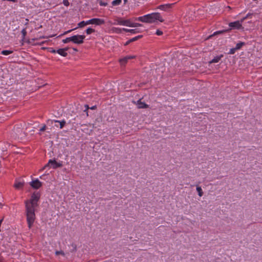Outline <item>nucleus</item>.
Returning a JSON list of instances; mask_svg holds the SVG:
<instances>
[{
	"label": "nucleus",
	"mask_w": 262,
	"mask_h": 262,
	"mask_svg": "<svg viewBox=\"0 0 262 262\" xmlns=\"http://www.w3.org/2000/svg\"><path fill=\"white\" fill-rule=\"evenodd\" d=\"M39 199L38 194L33 193L30 200L25 201L26 215L27 222L29 229H31L36 219L35 209L37 207V202Z\"/></svg>",
	"instance_id": "nucleus-1"
},
{
	"label": "nucleus",
	"mask_w": 262,
	"mask_h": 262,
	"mask_svg": "<svg viewBox=\"0 0 262 262\" xmlns=\"http://www.w3.org/2000/svg\"><path fill=\"white\" fill-rule=\"evenodd\" d=\"M135 20L146 23H153L156 20H159L160 22H163L164 21L160 14L159 13H152L147 14L143 16L136 18Z\"/></svg>",
	"instance_id": "nucleus-2"
},
{
	"label": "nucleus",
	"mask_w": 262,
	"mask_h": 262,
	"mask_svg": "<svg viewBox=\"0 0 262 262\" xmlns=\"http://www.w3.org/2000/svg\"><path fill=\"white\" fill-rule=\"evenodd\" d=\"M62 164L60 163H57L55 160H50L48 163L45 165L40 171H42L47 168L52 166L53 169H56L58 167H62Z\"/></svg>",
	"instance_id": "nucleus-3"
},
{
	"label": "nucleus",
	"mask_w": 262,
	"mask_h": 262,
	"mask_svg": "<svg viewBox=\"0 0 262 262\" xmlns=\"http://www.w3.org/2000/svg\"><path fill=\"white\" fill-rule=\"evenodd\" d=\"M85 36L82 35H76L72 36V42L76 44H81L83 42Z\"/></svg>",
	"instance_id": "nucleus-4"
},
{
	"label": "nucleus",
	"mask_w": 262,
	"mask_h": 262,
	"mask_svg": "<svg viewBox=\"0 0 262 262\" xmlns=\"http://www.w3.org/2000/svg\"><path fill=\"white\" fill-rule=\"evenodd\" d=\"M243 21H242V19L240 20L235 21L234 22H231L229 24V27L231 29H243L242 27V23Z\"/></svg>",
	"instance_id": "nucleus-5"
},
{
	"label": "nucleus",
	"mask_w": 262,
	"mask_h": 262,
	"mask_svg": "<svg viewBox=\"0 0 262 262\" xmlns=\"http://www.w3.org/2000/svg\"><path fill=\"white\" fill-rule=\"evenodd\" d=\"M88 21L89 25L94 24V25H98V26L103 25L105 23V21L104 19H100V18H94L88 20Z\"/></svg>",
	"instance_id": "nucleus-6"
},
{
	"label": "nucleus",
	"mask_w": 262,
	"mask_h": 262,
	"mask_svg": "<svg viewBox=\"0 0 262 262\" xmlns=\"http://www.w3.org/2000/svg\"><path fill=\"white\" fill-rule=\"evenodd\" d=\"M30 185L32 188L37 189L41 186L42 184L41 182H40L38 179H36L31 182L30 183Z\"/></svg>",
	"instance_id": "nucleus-7"
},
{
	"label": "nucleus",
	"mask_w": 262,
	"mask_h": 262,
	"mask_svg": "<svg viewBox=\"0 0 262 262\" xmlns=\"http://www.w3.org/2000/svg\"><path fill=\"white\" fill-rule=\"evenodd\" d=\"M135 57V56H127L126 57H124L119 60V61L120 62V64L121 65H124L128 60L133 59Z\"/></svg>",
	"instance_id": "nucleus-8"
},
{
	"label": "nucleus",
	"mask_w": 262,
	"mask_h": 262,
	"mask_svg": "<svg viewBox=\"0 0 262 262\" xmlns=\"http://www.w3.org/2000/svg\"><path fill=\"white\" fill-rule=\"evenodd\" d=\"M68 48L59 49L57 50V53L62 56L66 57L68 55L67 51L68 50Z\"/></svg>",
	"instance_id": "nucleus-9"
},
{
	"label": "nucleus",
	"mask_w": 262,
	"mask_h": 262,
	"mask_svg": "<svg viewBox=\"0 0 262 262\" xmlns=\"http://www.w3.org/2000/svg\"><path fill=\"white\" fill-rule=\"evenodd\" d=\"M123 31L126 32H129L133 34H136L138 33H140L142 32V31L138 28L134 29H128L126 28H123Z\"/></svg>",
	"instance_id": "nucleus-10"
},
{
	"label": "nucleus",
	"mask_w": 262,
	"mask_h": 262,
	"mask_svg": "<svg viewBox=\"0 0 262 262\" xmlns=\"http://www.w3.org/2000/svg\"><path fill=\"white\" fill-rule=\"evenodd\" d=\"M136 104L138 108H144L148 107V105L145 103L142 102L141 99L137 101Z\"/></svg>",
	"instance_id": "nucleus-11"
},
{
	"label": "nucleus",
	"mask_w": 262,
	"mask_h": 262,
	"mask_svg": "<svg viewBox=\"0 0 262 262\" xmlns=\"http://www.w3.org/2000/svg\"><path fill=\"white\" fill-rule=\"evenodd\" d=\"M223 57V55H221L220 56H217L215 57L213 59H212L211 61L209 62V64L212 63H217L218 62L221 58Z\"/></svg>",
	"instance_id": "nucleus-12"
},
{
	"label": "nucleus",
	"mask_w": 262,
	"mask_h": 262,
	"mask_svg": "<svg viewBox=\"0 0 262 262\" xmlns=\"http://www.w3.org/2000/svg\"><path fill=\"white\" fill-rule=\"evenodd\" d=\"M24 185V182H16V183L14 184V186L16 189H20L23 187Z\"/></svg>",
	"instance_id": "nucleus-13"
},
{
	"label": "nucleus",
	"mask_w": 262,
	"mask_h": 262,
	"mask_svg": "<svg viewBox=\"0 0 262 262\" xmlns=\"http://www.w3.org/2000/svg\"><path fill=\"white\" fill-rule=\"evenodd\" d=\"M170 7H171V5L166 4V5H160L159 7V8L161 10L166 11L168 9H169Z\"/></svg>",
	"instance_id": "nucleus-14"
},
{
	"label": "nucleus",
	"mask_w": 262,
	"mask_h": 262,
	"mask_svg": "<svg viewBox=\"0 0 262 262\" xmlns=\"http://www.w3.org/2000/svg\"><path fill=\"white\" fill-rule=\"evenodd\" d=\"M123 26H125L127 27H133V23H132L129 20H123Z\"/></svg>",
	"instance_id": "nucleus-15"
},
{
	"label": "nucleus",
	"mask_w": 262,
	"mask_h": 262,
	"mask_svg": "<svg viewBox=\"0 0 262 262\" xmlns=\"http://www.w3.org/2000/svg\"><path fill=\"white\" fill-rule=\"evenodd\" d=\"M196 190L198 192V195L201 197L203 195V192L202 188L199 186H196Z\"/></svg>",
	"instance_id": "nucleus-16"
},
{
	"label": "nucleus",
	"mask_w": 262,
	"mask_h": 262,
	"mask_svg": "<svg viewBox=\"0 0 262 262\" xmlns=\"http://www.w3.org/2000/svg\"><path fill=\"white\" fill-rule=\"evenodd\" d=\"M123 20H122L121 18H118L115 20V21L113 23V25H123Z\"/></svg>",
	"instance_id": "nucleus-17"
},
{
	"label": "nucleus",
	"mask_w": 262,
	"mask_h": 262,
	"mask_svg": "<svg viewBox=\"0 0 262 262\" xmlns=\"http://www.w3.org/2000/svg\"><path fill=\"white\" fill-rule=\"evenodd\" d=\"M88 21H80V23H79L78 24V27L79 28H82V27H83L84 26H86V25H88Z\"/></svg>",
	"instance_id": "nucleus-18"
},
{
	"label": "nucleus",
	"mask_w": 262,
	"mask_h": 262,
	"mask_svg": "<svg viewBox=\"0 0 262 262\" xmlns=\"http://www.w3.org/2000/svg\"><path fill=\"white\" fill-rule=\"evenodd\" d=\"M245 45V43L244 42H239L236 44V47L235 48L237 50H239Z\"/></svg>",
	"instance_id": "nucleus-19"
},
{
	"label": "nucleus",
	"mask_w": 262,
	"mask_h": 262,
	"mask_svg": "<svg viewBox=\"0 0 262 262\" xmlns=\"http://www.w3.org/2000/svg\"><path fill=\"white\" fill-rule=\"evenodd\" d=\"M13 53L11 50H3L1 52V54L4 55H8Z\"/></svg>",
	"instance_id": "nucleus-20"
},
{
	"label": "nucleus",
	"mask_w": 262,
	"mask_h": 262,
	"mask_svg": "<svg viewBox=\"0 0 262 262\" xmlns=\"http://www.w3.org/2000/svg\"><path fill=\"white\" fill-rule=\"evenodd\" d=\"M55 122H58L60 124V128H62L63 126L65 125L66 122L64 120L62 121H58V120H55Z\"/></svg>",
	"instance_id": "nucleus-21"
},
{
	"label": "nucleus",
	"mask_w": 262,
	"mask_h": 262,
	"mask_svg": "<svg viewBox=\"0 0 262 262\" xmlns=\"http://www.w3.org/2000/svg\"><path fill=\"white\" fill-rule=\"evenodd\" d=\"M112 30L114 32L117 33H121V31L123 30L120 28H119L113 27V28H112Z\"/></svg>",
	"instance_id": "nucleus-22"
},
{
	"label": "nucleus",
	"mask_w": 262,
	"mask_h": 262,
	"mask_svg": "<svg viewBox=\"0 0 262 262\" xmlns=\"http://www.w3.org/2000/svg\"><path fill=\"white\" fill-rule=\"evenodd\" d=\"M225 32H226V30H222V31H216V32H214V33L212 35H210L209 37V38H210L212 36H215V35H217V34H222L223 33Z\"/></svg>",
	"instance_id": "nucleus-23"
},
{
	"label": "nucleus",
	"mask_w": 262,
	"mask_h": 262,
	"mask_svg": "<svg viewBox=\"0 0 262 262\" xmlns=\"http://www.w3.org/2000/svg\"><path fill=\"white\" fill-rule=\"evenodd\" d=\"M121 2V0H114L112 2L113 6H117L120 5Z\"/></svg>",
	"instance_id": "nucleus-24"
},
{
	"label": "nucleus",
	"mask_w": 262,
	"mask_h": 262,
	"mask_svg": "<svg viewBox=\"0 0 262 262\" xmlns=\"http://www.w3.org/2000/svg\"><path fill=\"white\" fill-rule=\"evenodd\" d=\"M142 37V35H138L137 36H136L135 37H133L131 39H130V41H131L132 42L133 41L137 40L138 39H139Z\"/></svg>",
	"instance_id": "nucleus-25"
},
{
	"label": "nucleus",
	"mask_w": 262,
	"mask_h": 262,
	"mask_svg": "<svg viewBox=\"0 0 262 262\" xmlns=\"http://www.w3.org/2000/svg\"><path fill=\"white\" fill-rule=\"evenodd\" d=\"M70 41H72V36L70 37H67L66 39L62 40V42L64 43H67Z\"/></svg>",
	"instance_id": "nucleus-26"
},
{
	"label": "nucleus",
	"mask_w": 262,
	"mask_h": 262,
	"mask_svg": "<svg viewBox=\"0 0 262 262\" xmlns=\"http://www.w3.org/2000/svg\"><path fill=\"white\" fill-rule=\"evenodd\" d=\"M94 32H95V30L92 28H89L86 30V33L88 34H90Z\"/></svg>",
	"instance_id": "nucleus-27"
},
{
	"label": "nucleus",
	"mask_w": 262,
	"mask_h": 262,
	"mask_svg": "<svg viewBox=\"0 0 262 262\" xmlns=\"http://www.w3.org/2000/svg\"><path fill=\"white\" fill-rule=\"evenodd\" d=\"M252 15H253V14H251V13H248V14H247V15H246L245 17H243V18H242V19H242V21H243V22H244V21L245 19H247V18H251V16H252Z\"/></svg>",
	"instance_id": "nucleus-28"
},
{
	"label": "nucleus",
	"mask_w": 262,
	"mask_h": 262,
	"mask_svg": "<svg viewBox=\"0 0 262 262\" xmlns=\"http://www.w3.org/2000/svg\"><path fill=\"white\" fill-rule=\"evenodd\" d=\"M59 254L61 255H62V256H65V253H64V252H63V251H62V250H61V251H56L55 252V255H57H57H59Z\"/></svg>",
	"instance_id": "nucleus-29"
},
{
	"label": "nucleus",
	"mask_w": 262,
	"mask_h": 262,
	"mask_svg": "<svg viewBox=\"0 0 262 262\" xmlns=\"http://www.w3.org/2000/svg\"><path fill=\"white\" fill-rule=\"evenodd\" d=\"M237 50L235 49V48H232L230 50L228 54H233L235 53V51H236Z\"/></svg>",
	"instance_id": "nucleus-30"
},
{
	"label": "nucleus",
	"mask_w": 262,
	"mask_h": 262,
	"mask_svg": "<svg viewBox=\"0 0 262 262\" xmlns=\"http://www.w3.org/2000/svg\"><path fill=\"white\" fill-rule=\"evenodd\" d=\"M142 25L139 23H133V27H141Z\"/></svg>",
	"instance_id": "nucleus-31"
},
{
	"label": "nucleus",
	"mask_w": 262,
	"mask_h": 262,
	"mask_svg": "<svg viewBox=\"0 0 262 262\" xmlns=\"http://www.w3.org/2000/svg\"><path fill=\"white\" fill-rule=\"evenodd\" d=\"M99 4L101 6H106L107 5V3H105V2H103L102 1H99Z\"/></svg>",
	"instance_id": "nucleus-32"
},
{
	"label": "nucleus",
	"mask_w": 262,
	"mask_h": 262,
	"mask_svg": "<svg viewBox=\"0 0 262 262\" xmlns=\"http://www.w3.org/2000/svg\"><path fill=\"white\" fill-rule=\"evenodd\" d=\"M63 4L66 6H69L70 5V3H69L68 0H63Z\"/></svg>",
	"instance_id": "nucleus-33"
},
{
	"label": "nucleus",
	"mask_w": 262,
	"mask_h": 262,
	"mask_svg": "<svg viewBox=\"0 0 262 262\" xmlns=\"http://www.w3.org/2000/svg\"><path fill=\"white\" fill-rule=\"evenodd\" d=\"M85 110H84V112H86V116H89V114H88V110L89 108V107L88 105H85Z\"/></svg>",
	"instance_id": "nucleus-34"
},
{
	"label": "nucleus",
	"mask_w": 262,
	"mask_h": 262,
	"mask_svg": "<svg viewBox=\"0 0 262 262\" xmlns=\"http://www.w3.org/2000/svg\"><path fill=\"white\" fill-rule=\"evenodd\" d=\"M156 34L157 35H161L163 34V32H162V31H160V30H157V31H156Z\"/></svg>",
	"instance_id": "nucleus-35"
},
{
	"label": "nucleus",
	"mask_w": 262,
	"mask_h": 262,
	"mask_svg": "<svg viewBox=\"0 0 262 262\" xmlns=\"http://www.w3.org/2000/svg\"><path fill=\"white\" fill-rule=\"evenodd\" d=\"M49 52L53 53H57V50L53 49V48H50L49 49Z\"/></svg>",
	"instance_id": "nucleus-36"
},
{
	"label": "nucleus",
	"mask_w": 262,
	"mask_h": 262,
	"mask_svg": "<svg viewBox=\"0 0 262 262\" xmlns=\"http://www.w3.org/2000/svg\"><path fill=\"white\" fill-rule=\"evenodd\" d=\"M46 125H43V126L40 129V132H43V131H45L46 130Z\"/></svg>",
	"instance_id": "nucleus-37"
},
{
	"label": "nucleus",
	"mask_w": 262,
	"mask_h": 262,
	"mask_svg": "<svg viewBox=\"0 0 262 262\" xmlns=\"http://www.w3.org/2000/svg\"><path fill=\"white\" fill-rule=\"evenodd\" d=\"M21 33L24 36H25L27 33L25 29H23V30L21 31Z\"/></svg>",
	"instance_id": "nucleus-38"
},
{
	"label": "nucleus",
	"mask_w": 262,
	"mask_h": 262,
	"mask_svg": "<svg viewBox=\"0 0 262 262\" xmlns=\"http://www.w3.org/2000/svg\"><path fill=\"white\" fill-rule=\"evenodd\" d=\"M72 30H68V31H66L65 32H64V33L62 34V35H65V34H67V33H69V32H71Z\"/></svg>",
	"instance_id": "nucleus-39"
},
{
	"label": "nucleus",
	"mask_w": 262,
	"mask_h": 262,
	"mask_svg": "<svg viewBox=\"0 0 262 262\" xmlns=\"http://www.w3.org/2000/svg\"><path fill=\"white\" fill-rule=\"evenodd\" d=\"M130 42H132L131 41H130V39L128 40L125 43V46H127L128 45L129 43H130Z\"/></svg>",
	"instance_id": "nucleus-40"
},
{
	"label": "nucleus",
	"mask_w": 262,
	"mask_h": 262,
	"mask_svg": "<svg viewBox=\"0 0 262 262\" xmlns=\"http://www.w3.org/2000/svg\"><path fill=\"white\" fill-rule=\"evenodd\" d=\"M96 108V106H93L91 107V110H95Z\"/></svg>",
	"instance_id": "nucleus-41"
},
{
	"label": "nucleus",
	"mask_w": 262,
	"mask_h": 262,
	"mask_svg": "<svg viewBox=\"0 0 262 262\" xmlns=\"http://www.w3.org/2000/svg\"><path fill=\"white\" fill-rule=\"evenodd\" d=\"M85 132L86 133H87V134H89L90 135V134H91V133H92V129H91V130H90V132Z\"/></svg>",
	"instance_id": "nucleus-42"
},
{
	"label": "nucleus",
	"mask_w": 262,
	"mask_h": 262,
	"mask_svg": "<svg viewBox=\"0 0 262 262\" xmlns=\"http://www.w3.org/2000/svg\"><path fill=\"white\" fill-rule=\"evenodd\" d=\"M44 176H45V175H42V176H40V179H42V177H44Z\"/></svg>",
	"instance_id": "nucleus-43"
},
{
	"label": "nucleus",
	"mask_w": 262,
	"mask_h": 262,
	"mask_svg": "<svg viewBox=\"0 0 262 262\" xmlns=\"http://www.w3.org/2000/svg\"><path fill=\"white\" fill-rule=\"evenodd\" d=\"M73 49L74 50V51H77V49H75V48H74Z\"/></svg>",
	"instance_id": "nucleus-44"
},
{
	"label": "nucleus",
	"mask_w": 262,
	"mask_h": 262,
	"mask_svg": "<svg viewBox=\"0 0 262 262\" xmlns=\"http://www.w3.org/2000/svg\"><path fill=\"white\" fill-rule=\"evenodd\" d=\"M81 126H86V125H85V124H83V125H82Z\"/></svg>",
	"instance_id": "nucleus-45"
},
{
	"label": "nucleus",
	"mask_w": 262,
	"mask_h": 262,
	"mask_svg": "<svg viewBox=\"0 0 262 262\" xmlns=\"http://www.w3.org/2000/svg\"><path fill=\"white\" fill-rule=\"evenodd\" d=\"M124 2L125 3L127 2V0H124Z\"/></svg>",
	"instance_id": "nucleus-46"
},
{
	"label": "nucleus",
	"mask_w": 262,
	"mask_h": 262,
	"mask_svg": "<svg viewBox=\"0 0 262 262\" xmlns=\"http://www.w3.org/2000/svg\"><path fill=\"white\" fill-rule=\"evenodd\" d=\"M84 130H85V128L83 129L82 131L85 132Z\"/></svg>",
	"instance_id": "nucleus-47"
},
{
	"label": "nucleus",
	"mask_w": 262,
	"mask_h": 262,
	"mask_svg": "<svg viewBox=\"0 0 262 262\" xmlns=\"http://www.w3.org/2000/svg\"><path fill=\"white\" fill-rule=\"evenodd\" d=\"M85 130L89 131L88 129H85Z\"/></svg>",
	"instance_id": "nucleus-48"
},
{
	"label": "nucleus",
	"mask_w": 262,
	"mask_h": 262,
	"mask_svg": "<svg viewBox=\"0 0 262 262\" xmlns=\"http://www.w3.org/2000/svg\"><path fill=\"white\" fill-rule=\"evenodd\" d=\"M85 130L89 131L88 129H85Z\"/></svg>",
	"instance_id": "nucleus-49"
},
{
	"label": "nucleus",
	"mask_w": 262,
	"mask_h": 262,
	"mask_svg": "<svg viewBox=\"0 0 262 262\" xmlns=\"http://www.w3.org/2000/svg\"><path fill=\"white\" fill-rule=\"evenodd\" d=\"M85 130L89 131L88 129H85Z\"/></svg>",
	"instance_id": "nucleus-50"
}]
</instances>
